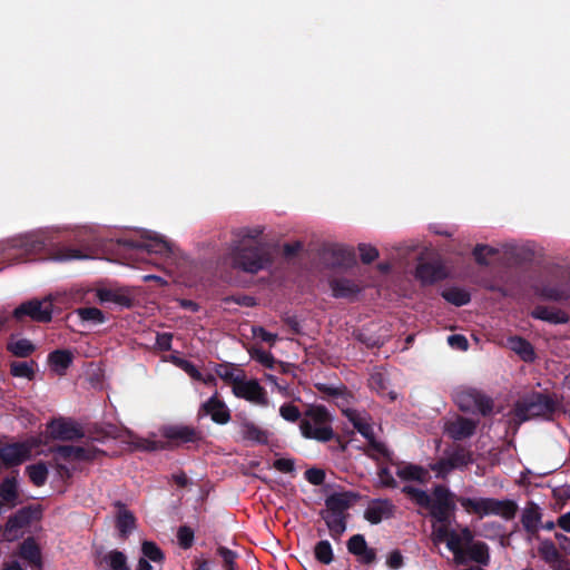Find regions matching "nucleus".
<instances>
[{
	"instance_id": "f257e3e1",
	"label": "nucleus",
	"mask_w": 570,
	"mask_h": 570,
	"mask_svg": "<svg viewBox=\"0 0 570 570\" xmlns=\"http://www.w3.org/2000/svg\"><path fill=\"white\" fill-rule=\"evenodd\" d=\"M262 233L261 226L244 227L237 232L238 246L233 259L236 267L248 273H257L269 265L268 246L258 239Z\"/></svg>"
},
{
	"instance_id": "f03ea898",
	"label": "nucleus",
	"mask_w": 570,
	"mask_h": 570,
	"mask_svg": "<svg viewBox=\"0 0 570 570\" xmlns=\"http://www.w3.org/2000/svg\"><path fill=\"white\" fill-rule=\"evenodd\" d=\"M403 492L406 493L414 503L426 509L432 519L436 521L450 520L455 509L452 493L442 485L435 487L432 494L410 485L404 487Z\"/></svg>"
},
{
	"instance_id": "7ed1b4c3",
	"label": "nucleus",
	"mask_w": 570,
	"mask_h": 570,
	"mask_svg": "<svg viewBox=\"0 0 570 570\" xmlns=\"http://www.w3.org/2000/svg\"><path fill=\"white\" fill-rule=\"evenodd\" d=\"M556 406V402L549 395L531 393L515 403L513 419L518 423L539 417L549 419Z\"/></svg>"
},
{
	"instance_id": "20e7f679",
	"label": "nucleus",
	"mask_w": 570,
	"mask_h": 570,
	"mask_svg": "<svg viewBox=\"0 0 570 570\" xmlns=\"http://www.w3.org/2000/svg\"><path fill=\"white\" fill-rule=\"evenodd\" d=\"M70 297L66 293L50 294L43 299H32L22 303L13 311V316L20 321L23 316H29L36 322H49L51 321L53 313V304L69 305Z\"/></svg>"
},
{
	"instance_id": "39448f33",
	"label": "nucleus",
	"mask_w": 570,
	"mask_h": 570,
	"mask_svg": "<svg viewBox=\"0 0 570 570\" xmlns=\"http://www.w3.org/2000/svg\"><path fill=\"white\" fill-rule=\"evenodd\" d=\"M331 421L325 407L312 406L304 413L299 429L305 438L325 442L333 438Z\"/></svg>"
},
{
	"instance_id": "423d86ee",
	"label": "nucleus",
	"mask_w": 570,
	"mask_h": 570,
	"mask_svg": "<svg viewBox=\"0 0 570 570\" xmlns=\"http://www.w3.org/2000/svg\"><path fill=\"white\" fill-rule=\"evenodd\" d=\"M461 507L468 513L478 514L480 518L487 515H501L510 519L515 513V505L508 500H497L491 498H460Z\"/></svg>"
},
{
	"instance_id": "0eeeda50",
	"label": "nucleus",
	"mask_w": 570,
	"mask_h": 570,
	"mask_svg": "<svg viewBox=\"0 0 570 570\" xmlns=\"http://www.w3.org/2000/svg\"><path fill=\"white\" fill-rule=\"evenodd\" d=\"M344 414L347 417V420L353 424V426L367 440V454L370 456L374 459H379L381 456H389V450L385 446V444L377 441L374 438V430L371 423V419L365 412L347 409L344 411Z\"/></svg>"
},
{
	"instance_id": "6e6552de",
	"label": "nucleus",
	"mask_w": 570,
	"mask_h": 570,
	"mask_svg": "<svg viewBox=\"0 0 570 570\" xmlns=\"http://www.w3.org/2000/svg\"><path fill=\"white\" fill-rule=\"evenodd\" d=\"M454 400L462 411L487 415L492 411V402L484 394L474 389L456 391Z\"/></svg>"
},
{
	"instance_id": "1a4fd4ad",
	"label": "nucleus",
	"mask_w": 570,
	"mask_h": 570,
	"mask_svg": "<svg viewBox=\"0 0 570 570\" xmlns=\"http://www.w3.org/2000/svg\"><path fill=\"white\" fill-rule=\"evenodd\" d=\"M140 237V242H130L129 245L166 257L174 253L173 244L156 232L142 230Z\"/></svg>"
},
{
	"instance_id": "9d476101",
	"label": "nucleus",
	"mask_w": 570,
	"mask_h": 570,
	"mask_svg": "<svg viewBox=\"0 0 570 570\" xmlns=\"http://www.w3.org/2000/svg\"><path fill=\"white\" fill-rule=\"evenodd\" d=\"M38 445L36 439L22 443L7 444L0 448V459L7 465H18L32 455V450Z\"/></svg>"
},
{
	"instance_id": "9b49d317",
	"label": "nucleus",
	"mask_w": 570,
	"mask_h": 570,
	"mask_svg": "<svg viewBox=\"0 0 570 570\" xmlns=\"http://www.w3.org/2000/svg\"><path fill=\"white\" fill-rule=\"evenodd\" d=\"M233 393L237 397L244 399L259 406H266L268 404L264 387H262L255 380L246 381L242 379L233 385Z\"/></svg>"
},
{
	"instance_id": "f8f14e48",
	"label": "nucleus",
	"mask_w": 570,
	"mask_h": 570,
	"mask_svg": "<svg viewBox=\"0 0 570 570\" xmlns=\"http://www.w3.org/2000/svg\"><path fill=\"white\" fill-rule=\"evenodd\" d=\"M473 540V533L469 528H463L460 532L453 531L445 541L448 549L453 553L454 562L460 566L466 563V547Z\"/></svg>"
},
{
	"instance_id": "ddd939ff",
	"label": "nucleus",
	"mask_w": 570,
	"mask_h": 570,
	"mask_svg": "<svg viewBox=\"0 0 570 570\" xmlns=\"http://www.w3.org/2000/svg\"><path fill=\"white\" fill-rule=\"evenodd\" d=\"M49 434L55 440L61 441H73L83 438V431L81 426L66 419H58L51 421L48 425Z\"/></svg>"
},
{
	"instance_id": "4468645a",
	"label": "nucleus",
	"mask_w": 570,
	"mask_h": 570,
	"mask_svg": "<svg viewBox=\"0 0 570 570\" xmlns=\"http://www.w3.org/2000/svg\"><path fill=\"white\" fill-rule=\"evenodd\" d=\"M55 452L69 461H89L100 453L94 442H86L82 445H61L56 448Z\"/></svg>"
},
{
	"instance_id": "2eb2a0df",
	"label": "nucleus",
	"mask_w": 570,
	"mask_h": 570,
	"mask_svg": "<svg viewBox=\"0 0 570 570\" xmlns=\"http://www.w3.org/2000/svg\"><path fill=\"white\" fill-rule=\"evenodd\" d=\"M31 512L22 509L12 515L2 531V538L7 541H13L22 534V530L30 523Z\"/></svg>"
},
{
	"instance_id": "dca6fc26",
	"label": "nucleus",
	"mask_w": 570,
	"mask_h": 570,
	"mask_svg": "<svg viewBox=\"0 0 570 570\" xmlns=\"http://www.w3.org/2000/svg\"><path fill=\"white\" fill-rule=\"evenodd\" d=\"M200 413L209 415L215 423L226 424L230 420V413L226 404L218 399L217 392L202 405Z\"/></svg>"
},
{
	"instance_id": "f3484780",
	"label": "nucleus",
	"mask_w": 570,
	"mask_h": 570,
	"mask_svg": "<svg viewBox=\"0 0 570 570\" xmlns=\"http://www.w3.org/2000/svg\"><path fill=\"white\" fill-rule=\"evenodd\" d=\"M394 511L393 503L387 499H376L368 503L364 517L373 524L380 523L384 519L392 517Z\"/></svg>"
},
{
	"instance_id": "a211bd4d",
	"label": "nucleus",
	"mask_w": 570,
	"mask_h": 570,
	"mask_svg": "<svg viewBox=\"0 0 570 570\" xmlns=\"http://www.w3.org/2000/svg\"><path fill=\"white\" fill-rule=\"evenodd\" d=\"M476 422L471 419L455 417L449 420L445 425V432L454 440H463L471 436L474 433Z\"/></svg>"
},
{
	"instance_id": "6ab92c4d",
	"label": "nucleus",
	"mask_w": 570,
	"mask_h": 570,
	"mask_svg": "<svg viewBox=\"0 0 570 570\" xmlns=\"http://www.w3.org/2000/svg\"><path fill=\"white\" fill-rule=\"evenodd\" d=\"M448 272L440 263H422L416 267L415 276L422 284H432L445 278Z\"/></svg>"
},
{
	"instance_id": "aec40b11",
	"label": "nucleus",
	"mask_w": 570,
	"mask_h": 570,
	"mask_svg": "<svg viewBox=\"0 0 570 570\" xmlns=\"http://www.w3.org/2000/svg\"><path fill=\"white\" fill-rule=\"evenodd\" d=\"M348 551L356 556L358 561L363 563H372L375 560V551L367 547V543L362 534H355L347 541Z\"/></svg>"
},
{
	"instance_id": "412c9836",
	"label": "nucleus",
	"mask_w": 570,
	"mask_h": 570,
	"mask_svg": "<svg viewBox=\"0 0 570 570\" xmlns=\"http://www.w3.org/2000/svg\"><path fill=\"white\" fill-rule=\"evenodd\" d=\"M96 566L98 570H129L126 556L117 550L98 556Z\"/></svg>"
},
{
	"instance_id": "4be33fe9",
	"label": "nucleus",
	"mask_w": 570,
	"mask_h": 570,
	"mask_svg": "<svg viewBox=\"0 0 570 570\" xmlns=\"http://www.w3.org/2000/svg\"><path fill=\"white\" fill-rule=\"evenodd\" d=\"M395 473L403 481H416L420 483H426L430 479L428 469L412 463L397 464Z\"/></svg>"
},
{
	"instance_id": "5701e85b",
	"label": "nucleus",
	"mask_w": 570,
	"mask_h": 570,
	"mask_svg": "<svg viewBox=\"0 0 570 570\" xmlns=\"http://www.w3.org/2000/svg\"><path fill=\"white\" fill-rule=\"evenodd\" d=\"M355 501V495L351 492H336L325 500V510L334 513L345 514Z\"/></svg>"
},
{
	"instance_id": "b1692460",
	"label": "nucleus",
	"mask_w": 570,
	"mask_h": 570,
	"mask_svg": "<svg viewBox=\"0 0 570 570\" xmlns=\"http://www.w3.org/2000/svg\"><path fill=\"white\" fill-rule=\"evenodd\" d=\"M97 297L100 303H112L125 307H128L131 304V297L124 288L98 289Z\"/></svg>"
},
{
	"instance_id": "393cba45",
	"label": "nucleus",
	"mask_w": 570,
	"mask_h": 570,
	"mask_svg": "<svg viewBox=\"0 0 570 570\" xmlns=\"http://www.w3.org/2000/svg\"><path fill=\"white\" fill-rule=\"evenodd\" d=\"M48 360L51 370L58 375H63L72 362V354L67 350H56L49 354Z\"/></svg>"
},
{
	"instance_id": "a878e982",
	"label": "nucleus",
	"mask_w": 570,
	"mask_h": 570,
	"mask_svg": "<svg viewBox=\"0 0 570 570\" xmlns=\"http://www.w3.org/2000/svg\"><path fill=\"white\" fill-rule=\"evenodd\" d=\"M116 523L121 535L126 537L135 529L136 519L134 514L120 502L116 503Z\"/></svg>"
},
{
	"instance_id": "bb28decb",
	"label": "nucleus",
	"mask_w": 570,
	"mask_h": 570,
	"mask_svg": "<svg viewBox=\"0 0 570 570\" xmlns=\"http://www.w3.org/2000/svg\"><path fill=\"white\" fill-rule=\"evenodd\" d=\"M322 518L324 519L331 532V535L334 539L340 538L346 530L345 514L334 513L328 510H324L322 512Z\"/></svg>"
},
{
	"instance_id": "cd10ccee",
	"label": "nucleus",
	"mask_w": 570,
	"mask_h": 570,
	"mask_svg": "<svg viewBox=\"0 0 570 570\" xmlns=\"http://www.w3.org/2000/svg\"><path fill=\"white\" fill-rule=\"evenodd\" d=\"M331 288L335 297L350 298L360 292L358 285L346 278H334Z\"/></svg>"
},
{
	"instance_id": "c85d7f7f",
	"label": "nucleus",
	"mask_w": 570,
	"mask_h": 570,
	"mask_svg": "<svg viewBox=\"0 0 570 570\" xmlns=\"http://www.w3.org/2000/svg\"><path fill=\"white\" fill-rule=\"evenodd\" d=\"M466 561L472 560L479 564L487 566L490 561L489 547L481 541L473 542L466 547Z\"/></svg>"
},
{
	"instance_id": "c756f323",
	"label": "nucleus",
	"mask_w": 570,
	"mask_h": 570,
	"mask_svg": "<svg viewBox=\"0 0 570 570\" xmlns=\"http://www.w3.org/2000/svg\"><path fill=\"white\" fill-rule=\"evenodd\" d=\"M20 557L24 559L30 566L41 568V553L39 547L32 539H27L20 547Z\"/></svg>"
},
{
	"instance_id": "7c9ffc66",
	"label": "nucleus",
	"mask_w": 570,
	"mask_h": 570,
	"mask_svg": "<svg viewBox=\"0 0 570 570\" xmlns=\"http://www.w3.org/2000/svg\"><path fill=\"white\" fill-rule=\"evenodd\" d=\"M370 387L382 396H387L391 401L396 400L397 394L387 389L389 382L383 372H374L368 380Z\"/></svg>"
},
{
	"instance_id": "2f4dec72",
	"label": "nucleus",
	"mask_w": 570,
	"mask_h": 570,
	"mask_svg": "<svg viewBox=\"0 0 570 570\" xmlns=\"http://www.w3.org/2000/svg\"><path fill=\"white\" fill-rule=\"evenodd\" d=\"M0 498L1 500L13 507L18 500V482L14 478H7L0 484Z\"/></svg>"
},
{
	"instance_id": "473e14b6",
	"label": "nucleus",
	"mask_w": 570,
	"mask_h": 570,
	"mask_svg": "<svg viewBox=\"0 0 570 570\" xmlns=\"http://www.w3.org/2000/svg\"><path fill=\"white\" fill-rule=\"evenodd\" d=\"M164 435L170 440L181 442H193L196 440V432L188 426H167L164 429Z\"/></svg>"
},
{
	"instance_id": "72a5a7b5",
	"label": "nucleus",
	"mask_w": 570,
	"mask_h": 570,
	"mask_svg": "<svg viewBox=\"0 0 570 570\" xmlns=\"http://www.w3.org/2000/svg\"><path fill=\"white\" fill-rule=\"evenodd\" d=\"M509 347L519 354L523 361H532L534 358V352L529 342L521 337H511L508 340Z\"/></svg>"
},
{
	"instance_id": "f704fd0d",
	"label": "nucleus",
	"mask_w": 570,
	"mask_h": 570,
	"mask_svg": "<svg viewBox=\"0 0 570 570\" xmlns=\"http://www.w3.org/2000/svg\"><path fill=\"white\" fill-rule=\"evenodd\" d=\"M454 530L451 529L450 520L432 522L431 539L435 546L445 542Z\"/></svg>"
},
{
	"instance_id": "c9c22d12",
	"label": "nucleus",
	"mask_w": 570,
	"mask_h": 570,
	"mask_svg": "<svg viewBox=\"0 0 570 570\" xmlns=\"http://www.w3.org/2000/svg\"><path fill=\"white\" fill-rule=\"evenodd\" d=\"M540 295L547 299L562 301L570 298V285L561 286H543L540 289Z\"/></svg>"
},
{
	"instance_id": "e433bc0d",
	"label": "nucleus",
	"mask_w": 570,
	"mask_h": 570,
	"mask_svg": "<svg viewBox=\"0 0 570 570\" xmlns=\"http://www.w3.org/2000/svg\"><path fill=\"white\" fill-rule=\"evenodd\" d=\"M442 296L449 303L454 304L455 306H462L470 302V294L459 287L446 288L442 292Z\"/></svg>"
},
{
	"instance_id": "4c0bfd02",
	"label": "nucleus",
	"mask_w": 570,
	"mask_h": 570,
	"mask_svg": "<svg viewBox=\"0 0 570 570\" xmlns=\"http://www.w3.org/2000/svg\"><path fill=\"white\" fill-rule=\"evenodd\" d=\"M26 472L30 481L37 487L43 485L47 481L48 469L45 463H36L28 465L26 468Z\"/></svg>"
},
{
	"instance_id": "58836bf2",
	"label": "nucleus",
	"mask_w": 570,
	"mask_h": 570,
	"mask_svg": "<svg viewBox=\"0 0 570 570\" xmlns=\"http://www.w3.org/2000/svg\"><path fill=\"white\" fill-rule=\"evenodd\" d=\"M8 350L18 357H27L35 351V346L27 338H17L9 342Z\"/></svg>"
},
{
	"instance_id": "ea45409f",
	"label": "nucleus",
	"mask_w": 570,
	"mask_h": 570,
	"mask_svg": "<svg viewBox=\"0 0 570 570\" xmlns=\"http://www.w3.org/2000/svg\"><path fill=\"white\" fill-rule=\"evenodd\" d=\"M87 255H82L79 249L70 247H58L51 253V259L56 262H66L70 259H82L87 258Z\"/></svg>"
},
{
	"instance_id": "a19ab883",
	"label": "nucleus",
	"mask_w": 570,
	"mask_h": 570,
	"mask_svg": "<svg viewBox=\"0 0 570 570\" xmlns=\"http://www.w3.org/2000/svg\"><path fill=\"white\" fill-rule=\"evenodd\" d=\"M541 521V512L538 507H530L524 510L522 515V524L529 531H535Z\"/></svg>"
},
{
	"instance_id": "79ce46f5",
	"label": "nucleus",
	"mask_w": 570,
	"mask_h": 570,
	"mask_svg": "<svg viewBox=\"0 0 570 570\" xmlns=\"http://www.w3.org/2000/svg\"><path fill=\"white\" fill-rule=\"evenodd\" d=\"M240 434L243 439L257 443L266 441V434L253 423H244L240 426Z\"/></svg>"
},
{
	"instance_id": "37998d69",
	"label": "nucleus",
	"mask_w": 570,
	"mask_h": 570,
	"mask_svg": "<svg viewBox=\"0 0 570 570\" xmlns=\"http://www.w3.org/2000/svg\"><path fill=\"white\" fill-rule=\"evenodd\" d=\"M215 372L222 380L230 382L233 385L243 379L240 372L230 364H219Z\"/></svg>"
},
{
	"instance_id": "c03bdc74",
	"label": "nucleus",
	"mask_w": 570,
	"mask_h": 570,
	"mask_svg": "<svg viewBox=\"0 0 570 570\" xmlns=\"http://www.w3.org/2000/svg\"><path fill=\"white\" fill-rule=\"evenodd\" d=\"M76 313L83 322H91L95 324H101L105 322L104 313L97 307L78 308Z\"/></svg>"
},
{
	"instance_id": "a18cd8bd",
	"label": "nucleus",
	"mask_w": 570,
	"mask_h": 570,
	"mask_svg": "<svg viewBox=\"0 0 570 570\" xmlns=\"http://www.w3.org/2000/svg\"><path fill=\"white\" fill-rule=\"evenodd\" d=\"M315 558L324 563L330 564L333 561V549L327 540H322L315 546Z\"/></svg>"
},
{
	"instance_id": "49530a36",
	"label": "nucleus",
	"mask_w": 570,
	"mask_h": 570,
	"mask_svg": "<svg viewBox=\"0 0 570 570\" xmlns=\"http://www.w3.org/2000/svg\"><path fill=\"white\" fill-rule=\"evenodd\" d=\"M448 454L452 461L454 469L464 468L469 463L472 462V455H471L470 451H468L463 448L455 449L451 453H448Z\"/></svg>"
},
{
	"instance_id": "de8ad7c7",
	"label": "nucleus",
	"mask_w": 570,
	"mask_h": 570,
	"mask_svg": "<svg viewBox=\"0 0 570 570\" xmlns=\"http://www.w3.org/2000/svg\"><path fill=\"white\" fill-rule=\"evenodd\" d=\"M141 552L142 558H145L146 560L148 559L150 561H154L156 563H160L164 559L161 550L154 542L150 541L142 542Z\"/></svg>"
},
{
	"instance_id": "09e8293b",
	"label": "nucleus",
	"mask_w": 570,
	"mask_h": 570,
	"mask_svg": "<svg viewBox=\"0 0 570 570\" xmlns=\"http://www.w3.org/2000/svg\"><path fill=\"white\" fill-rule=\"evenodd\" d=\"M11 374L31 380L35 375L33 362H13L11 364Z\"/></svg>"
},
{
	"instance_id": "8fccbe9b",
	"label": "nucleus",
	"mask_w": 570,
	"mask_h": 570,
	"mask_svg": "<svg viewBox=\"0 0 570 570\" xmlns=\"http://www.w3.org/2000/svg\"><path fill=\"white\" fill-rule=\"evenodd\" d=\"M498 253V249L497 248H493V247H490V246H487V245H478L474 250H473V255L475 257V261L480 264V265H489V259L488 257L489 256H493Z\"/></svg>"
},
{
	"instance_id": "3c124183",
	"label": "nucleus",
	"mask_w": 570,
	"mask_h": 570,
	"mask_svg": "<svg viewBox=\"0 0 570 570\" xmlns=\"http://www.w3.org/2000/svg\"><path fill=\"white\" fill-rule=\"evenodd\" d=\"M532 315H533L535 318L543 320V321H548V322H551V323H561V322H564V318H563L562 316H560L558 312H554V311L548 309V308H546V307H537V308L532 312Z\"/></svg>"
},
{
	"instance_id": "603ef678",
	"label": "nucleus",
	"mask_w": 570,
	"mask_h": 570,
	"mask_svg": "<svg viewBox=\"0 0 570 570\" xmlns=\"http://www.w3.org/2000/svg\"><path fill=\"white\" fill-rule=\"evenodd\" d=\"M250 356H252V358H254L255 361L259 362L265 367H268V368H273L274 367L275 360H274L273 355L269 352L265 351V350L253 348L250 351Z\"/></svg>"
},
{
	"instance_id": "864d4df0",
	"label": "nucleus",
	"mask_w": 570,
	"mask_h": 570,
	"mask_svg": "<svg viewBox=\"0 0 570 570\" xmlns=\"http://www.w3.org/2000/svg\"><path fill=\"white\" fill-rule=\"evenodd\" d=\"M430 469L434 471L438 476L442 478L446 476L452 470H454L449 454L436 463L431 464Z\"/></svg>"
},
{
	"instance_id": "5fc2aeb1",
	"label": "nucleus",
	"mask_w": 570,
	"mask_h": 570,
	"mask_svg": "<svg viewBox=\"0 0 570 570\" xmlns=\"http://www.w3.org/2000/svg\"><path fill=\"white\" fill-rule=\"evenodd\" d=\"M279 415L288 422H296L301 417V411L294 404L285 403L279 407Z\"/></svg>"
},
{
	"instance_id": "6e6d98bb",
	"label": "nucleus",
	"mask_w": 570,
	"mask_h": 570,
	"mask_svg": "<svg viewBox=\"0 0 570 570\" xmlns=\"http://www.w3.org/2000/svg\"><path fill=\"white\" fill-rule=\"evenodd\" d=\"M377 481L381 487L394 489L397 487V482L393 476L392 472L387 468H380L377 472Z\"/></svg>"
},
{
	"instance_id": "4d7b16f0",
	"label": "nucleus",
	"mask_w": 570,
	"mask_h": 570,
	"mask_svg": "<svg viewBox=\"0 0 570 570\" xmlns=\"http://www.w3.org/2000/svg\"><path fill=\"white\" fill-rule=\"evenodd\" d=\"M177 538H178L179 544L184 549H187L193 543L194 532L189 528H187V527H181L178 530Z\"/></svg>"
},
{
	"instance_id": "13d9d810",
	"label": "nucleus",
	"mask_w": 570,
	"mask_h": 570,
	"mask_svg": "<svg viewBox=\"0 0 570 570\" xmlns=\"http://www.w3.org/2000/svg\"><path fill=\"white\" fill-rule=\"evenodd\" d=\"M358 249H360L361 259L364 263H371L379 256L377 249L373 246L362 244V245H360Z\"/></svg>"
},
{
	"instance_id": "bf43d9fd",
	"label": "nucleus",
	"mask_w": 570,
	"mask_h": 570,
	"mask_svg": "<svg viewBox=\"0 0 570 570\" xmlns=\"http://www.w3.org/2000/svg\"><path fill=\"white\" fill-rule=\"evenodd\" d=\"M305 478H306V480L309 483H312L314 485H318V484H322L324 482L325 474L320 469H308L305 472Z\"/></svg>"
},
{
	"instance_id": "052dcab7",
	"label": "nucleus",
	"mask_w": 570,
	"mask_h": 570,
	"mask_svg": "<svg viewBox=\"0 0 570 570\" xmlns=\"http://www.w3.org/2000/svg\"><path fill=\"white\" fill-rule=\"evenodd\" d=\"M253 334L255 337L269 343L273 345L277 338L276 334L269 333L265 331L263 327L253 328Z\"/></svg>"
},
{
	"instance_id": "680f3d73",
	"label": "nucleus",
	"mask_w": 570,
	"mask_h": 570,
	"mask_svg": "<svg viewBox=\"0 0 570 570\" xmlns=\"http://www.w3.org/2000/svg\"><path fill=\"white\" fill-rule=\"evenodd\" d=\"M448 342L449 344L452 346V347H456V348H460V350H466L468 347V341L464 336L462 335H450L448 337Z\"/></svg>"
},
{
	"instance_id": "e2e57ef3",
	"label": "nucleus",
	"mask_w": 570,
	"mask_h": 570,
	"mask_svg": "<svg viewBox=\"0 0 570 570\" xmlns=\"http://www.w3.org/2000/svg\"><path fill=\"white\" fill-rule=\"evenodd\" d=\"M403 564V557L399 551H393L387 558V566L391 569H399Z\"/></svg>"
},
{
	"instance_id": "0e129e2a",
	"label": "nucleus",
	"mask_w": 570,
	"mask_h": 570,
	"mask_svg": "<svg viewBox=\"0 0 570 570\" xmlns=\"http://www.w3.org/2000/svg\"><path fill=\"white\" fill-rule=\"evenodd\" d=\"M275 468L282 472H291L294 470V462L288 459H279L276 460Z\"/></svg>"
},
{
	"instance_id": "69168bd1",
	"label": "nucleus",
	"mask_w": 570,
	"mask_h": 570,
	"mask_svg": "<svg viewBox=\"0 0 570 570\" xmlns=\"http://www.w3.org/2000/svg\"><path fill=\"white\" fill-rule=\"evenodd\" d=\"M218 552H219V556L222 557L223 561L226 564H228V566L233 564L234 559H235V553L233 551H230L227 548L222 547L218 549Z\"/></svg>"
},
{
	"instance_id": "338daca9",
	"label": "nucleus",
	"mask_w": 570,
	"mask_h": 570,
	"mask_svg": "<svg viewBox=\"0 0 570 570\" xmlns=\"http://www.w3.org/2000/svg\"><path fill=\"white\" fill-rule=\"evenodd\" d=\"M170 342H171V335L170 334H161L157 337V344L163 350H169L170 348Z\"/></svg>"
},
{
	"instance_id": "774afa93",
	"label": "nucleus",
	"mask_w": 570,
	"mask_h": 570,
	"mask_svg": "<svg viewBox=\"0 0 570 570\" xmlns=\"http://www.w3.org/2000/svg\"><path fill=\"white\" fill-rule=\"evenodd\" d=\"M558 525L566 532H570V512L562 514L558 519Z\"/></svg>"
}]
</instances>
